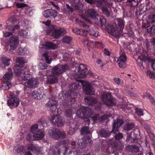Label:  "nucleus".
Instances as JSON below:
<instances>
[{"mask_svg":"<svg viewBox=\"0 0 155 155\" xmlns=\"http://www.w3.org/2000/svg\"><path fill=\"white\" fill-rule=\"evenodd\" d=\"M42 23L44 24H45V25L46 26H47V27L46 28V31L47 30V28L48 27H50L51 26H49V25L51 23V21L50 20H48L47 21H42Z\"/></svg>","mask_w":155,"mask_h":155,"instance_id":"obj_61","label":"nucleus"},{"mask_svg":"<svg viewBox=\"0 0 155 155\" xmlns=\"http://www.w3.org/2000/svg\"><path fill=\"white\" fill-rule=\"evenodd\" d=\"M123 124V121L117 119V123L114 122L113 125L112 131L115 133L118 131V128Z\"/></svg>","mask_w":155,"mask_h":155,"instance_id":"obj_23","label":"nucleus"},{"mask_svg":"<svg viewBox=\"0 0 155 155\" xmlns=\"http://www.w3.org/2000/svg\"><path fill=\"white\" fill-rule=\"evenodd\" d=\"M139 58L142 60H144L147 58L148 54L146 51H143L141 55L138 56Z\"/></svg>","mask_w":155,"mask_h":155,"instance_id":"obj_39","label":"nucleus"},{"mask_svg":"<svg viewBox=\"0 0 155 155\" xmlns=\"http://www.w3.org/2000/svg\"><path fill=\"white\" fill-rule=\"evenodd\" d=\"M18 43V38L16 36H12L8 41L7 45L5 47V49L6 51H7L9 46V52H11L17 48Z\"/></svg>","mask_w":155,"mask_h":155,"instance_id":"obj_6","label":"nucleus"},{"mask_svg":"<svg viewBox=\"0 0 155 155\" xmlns=\"http://www.w3.org/2000/svg\"><path fill=\"white\" fill-rule=\"evenodd\" d=\"M10 98L8 100L7 104L11 108L17 107L19 104V99L12 93L9 94Z\"/></svg>","mask_w":155,"mask_h":155,"instance_id":"obj_9","label":"nucleus"},{"mask_svg":"<svg viewBox=\"0 0 155 155\" xmlns=\"http://www.w3.org/2000/svg\"><path fill=\"white\" fill-rule=\"evenodd\" d=\"M123 137V136L122 134L120 133L118 134L115 136L116 140H119L121 139Z\"/></svg>","mask_w":155,"mask_h":155,"instance_id":"obj_58","label":"nucleus"},{"mask_svg":"<svg viewBox=\"0 0 155 155\" xmlns=\"http://www.w3.org/2000/svg\"><path fill=\"white\" fill-rule=\"evenodd\" d=\"M76 21L77 24L81 26H82L84 28H85V30H88L87 32H88L91 36L95 37H97L99 35L98 31L95 30L93 28H90L88 31L87 29L89 28V26L86 25L84 23L80 21L78 19H76Z\"/></svg>","mask_w":155,"mask_h":155,"instance_id":"obj_12","label":"nucleus"},{"mask_svg":"<svg viewBox=\"0 0 155 155\" xmlns=\"http://www.w3.org/2000/svg\"><path fill=\"white\" fill-rule=\"evenodd\" d=\"M85 2L98 7H101L103 13L108 17L110 13L106 7H110L112 3L110 0H85Z\"/></svg>","mask_w":155,"mask_h":155,"instance_id":"obj_4","label":"nucleus"},{"mask_svg":"<svg viewBox=\"0 0 155 155\" xmlns=\"http://www.w3.org/2000/svg\"><path fill=\"white\" fill-rule=\"evenodd\" d=\"M101 134L102 137H108L110 135V133H108L107 131L104 129H102L101 130Z\"/></svg>","mask_w":155,"mask_h":155,"instance_id":"obj_46","label":"nucleus"},{"mask_svg":"<svg viewBox=\"0 0 155 155\" xmlns=\"http://www.w3.org/2000/svg\"><path fill=\"white\" fill-rule=\"evenodd\" d=\"M84 101L87 104L89 105H93L95 104L97 100L91 97H88L84 98Z\"/></svg>","mask_w":155,"mask_h":155,"instance_id":"obj_27","label":"nucleus"},{"mask_svg":"<svg viewBox=\"0 0 155 155\" xmlns=\"http://www.w3.org/2000/svg\"><path fill=\"white\" fill-rule=\"evenodd\" d=\"M64 94L65 95V96L66 99L63 100L61 104L64 106H67L68 105H69L70 104H71L72 103L68 102V101L71 100V102L73 103L75 101L74 98H75V97L80 96L79 94L73 92L71 91H70L69 92H68L66 94L64 93Z\"/></svg>","mask_w":155,"mask_h":155,"instance_id":"obj_8","label":"nucleus"},{"mask_svg":"<svg viewBox=\"0 0 155 155\" xmlns=\"http://www.w3.org/2000/svg\"><path fill=\"white\" fill-rule=\"evenodd\" d=\"M72 114V112L71 110H67L66 111V114L68 117H71Z\"/></svg>","mask_w":155,"mask_h":155,"instance_id":"obj_62","label":"nucleus"},{"mask_svg":"<svg viewBox=\"0 0 155 155\" xmlns=\"http://www.w3.org/2000/svg\"><path fill=\"white\" fill-rule=\"evenodd\" d=\"M84 101L87 104L89 105H93L95 104L97 100L91 97H88L84 98Z\"/></svg>","mask_w":155,"mask_h":155,"instance_id":"obj_26","label":"nucleus"},{"mask_svg":"<svg viewBox=\"0 0 155 155\" xmlns=\"http://www.w3.org/2000/svg\"><path fill=\"white\" fill-rule=\"evenodd\" d=\"M109 117V115H103L98 118V120L100 121H102L108 118Z\"/></svg>","mask_w":155,"mask_h":155,"instance_id":"obj_57","label":"nucleus"},{"mask_svg":"<svg viewBox=\"0 0 155 155\" xmlns=\"http://www.w3.org/2000/svg\"><path fill=\"white\" fill-rule=\"evenodd\" d=\"M23 149V147L19 146H16L14 148V150L17 152L19 153L21 152Z\"/></svg>","mask_w":155,"mask_h":155,"instance_id":"obj_51","label":"nucleus"},{"mask_svg":"<svg viewBox=\"0 0 155 155\" xmlns=\"http://www.w3.org/2000/svg\"><path fill=\"white\" fill-rule=\"evenodd\" d=\"M58 103L55 101L50 100L48 103V106L50 109L52 111L55 110L57 105Z\"/></svg>","mask_w":155,"mask_h":155,"instance_id":"obj_29","label":"nucleus"},{"mask_svg":"<svg viewBox=\"0 0 155 155\" xmlns=\"http://www.w3.org/2000/svg\"><path fill=\"white\" fill-rule=\"evenodd\" d=\"M15 4L16 6L18 8H21L27 6V4L22 3L16 2Z\"/></svg>","mask_w":155,"mask_h":155,"instance_id":"obj_53","label":"nucleus"},{"mask_svg":"<svg viewBox=\"0 0 155 155\" xmlns=\"http://www.w3.org/2000/svg\"><path fill=\"white\" fill-rule=\"evenodd\" d=\"M67 67V65H60L55 66L53 69L52 73L54 75H57L64 72L65 68Z\"/></svg>","mask_w":155,"mask_h":155,"instance_id":"obj_17","label":"nucleus"},{"mask_svg":"<svg viewBox=\"0 0 155 155\" xmlns=\"http://www.w3.org/2000/svg\"><path fill=\"white\" fill-rule=\"evenodd\" d=\"M20 27L19 25H16L14 26H8L6 28V30L3 31V35L6 37L12 35L16 29H18Z\"/></svg>","mask_w":155,"mask_h":155,"instance_id":"obj_13","label":"nucleus"},{"mask_svg":"<svg viewBox=\"0 0 155 155\" xmlns=\"http://www.w3.org/2000/svg\"><path fill=\"white\" fill-rule=\"evenodd\" d=\"M38 94L36 91H34L32 93L33 98L36 99H38L40 98V97L38 95Z\"/></svg>","mask_w":155,"mask_h":155,"instance_id":"obj_54","label":"nucleus"},{"mask_svg":"<svg viewBox=\"0 0 155 155\" xmlns=\"http://www.w3.org/2000/svg\"><path fill=\"white\" fill-rule=\"evenodd\" d=\"M101 100L104 104L107 106H113L116 104V100L112 97L109 93H104L101 95Z\"/></svg>","mask_w":155,"mask_h":155,"instance_id":"obj_7","label":"nucleus"},{"mask_svg":"<svg viewBox=\"0 0 155 155\" xmlns=\"http://www.w3.org/2000/svg\"><path fill=\"white\" fill-rule=\"evenodd\" d=\"M48 67L47 65L44 63H40L38 65V67L39 69H45Z\"/></svg>","mask_w":155,"mask_h":155,"instance_id":"obj_47","label":"nucleus"},{"mask_svg":"<svg viewBox=\"0 0 155 155\" xmlns=\"http://www.w3.org/2000/svg\"><path fill=\"white\" fill-rule=\"evenodd\" d=\"M58 80L54 76L50 77L48 78L47 80V82L48 84H51L56 83L58 81Z\"/></svg>","mask_w":155,"mask_h":155,"instance_id":"obj_35","label":"nucleus"},{"mask_svg":"<svg viewBox=\"0 0 155 155\" xmlns=\"http://www.w3.org/2000/svg\"><path fill=\"white\" fill-rule=\"evenodd\" d=\"M127 58L124 53L122 54L117 60L118 64L120 67L124 68L126 67V62Z\"/></svg>","mask_w":155,"mask_h":155,"instance_id":"obj_16","label":"nucleus"},{"mask_svg":"<svg viewBox=\"0 0 155 155\" xmlns=\"http://www.w3.org/2000/svg\"><path fill=\"white\" fill-rule=\"evenodd\" d=\"M2 88L4 90H8L10 88V86L11 85V82L3 81Z\"/></svg>","mask_w":155,"mask_h":155,"instance_id":"obj_33","label":"nucleus"},{"mask_svg":"<svg viewBox=\"0 0 155 155\" xmlns=\"http://www.w3.org/2000/svg\"><path fill=\"white\" fill-rule=\"evenodd\" d=\"M140 0H127L128 1L130 2H131L132 5L133 6H137Z\"/></svg>","mask_w":155,"mask_h":155,"instance_id":"obj_50","label":"nucleus"},{"mask_svg":"<svg viewBox=\"0 0 155 155\" xmlns=\"http://www.w3.org/2000/svg\"><path fill=\"white\" fill-rule=\"evenodd\" d=\"M92 114L91 110L87 107H83L78 110L77 112V116L84 119V121L87 122L88 125L90 124V120H92L94 122L98 118V115H96L94 117L91 116Z\"/></svg>","mask_w":155,"mask_h":155,"instance_id":"obj_3","label":"nucleus"},{"mask_svg":"<svg viewBox=\"0 0 155 155\" xmlns=\"http://www.w3.org/2000/svg\"><path fill=\"white\" fill-rule=\"evenodd\" d=\"M145 128L146 129L148 133L149 136L151 139V140L152 141L153 144L155 147V136L152 133L150 132V127L148 126L145 127Z\"/></svg>","mask_w":155,"mask_h":155,"instance_id":"obj_30","label":"nucleus"},{"mask_svg":"<svg viewBox=\"0 0 155 155\" xmlns=\"http://www.w3.org/2000/svg\"><path fill=\"white\" fill-rule=\"evenodd\" d=\"M12 78V72L11 69H8V71L3 76L2 80L3 81L11 82L10 80Z\"/></svg>","mask_w":155,"mask_h":155,"instance_id":"obj_20","label":"nucleus"},{"mask_svg":"<svg viewBox=\"0 0 155 155\" xmlns=\"http://www.w3.org/2000/svg\"><path fill=\"white\" fill-rule=\"evenodd\" d=\"M39 129L38 128V126L37 124L32 125L31 127V132L33 134L36 132Z\"/></svg>","mask_w":155,"mask_h":155,"instance_id":"obj_41","label":"nucleus"},{"mask_svg":"<svg viewBox=\"0 0 155 155\" xmlns=\"http://www.w3.org/2000/svg\"><path fill=\"white\" fill-rule=\"evenodd\" d=\"M49 133L50 136L56 139L63 138L65 136V134L64 131H60L58 130L54 129L50 130Z\"/></svg>","mask_w":155,"mask_h":155,"instance_id":"obj_11","label":"nucleus"},{"mask_svg":"<svg viewBox=\"0 0 155 155\" xmlns=\"http://www.w3.org/2000/svg\"><path fill=\"white\" fill-rule=\"evenodd\" d=\"M28 34V32L26 30H21L19 32V35L24 38L27 37Z\"/></svg>","mask_w":155,"mask_h":155,"instance_id":"obj_38","label":"nucleus"},{"mask_svg":"<svg viewBox=\"0 0 155 155\" xmlns=\"http://www.w3.org/2000/svg\"><path fill=\"white\" fill-rule=\"evenodd\" d=\"M49 9H48L44 11L42 13V14L44 17L48 18L49 17Z\"/></svg>","mask_w":155,"mask_h":155,"instance_id":"obj_52","label":"nucleus"},{"mask_svg":"<svg viewBox=\"0 0 155 155\" xmlns=\"http://www.w3.org/2000/svg\"><path fill=\"white\" fill-rule=\"evenodd\" d=\"M146 21L147 22V24L143 25V27L147 28L150 25V23H152L155 22V15H149L147 18Z\"/></svg>","mask_w":155,"mask_h":155,"instance_id":"obj_21","label":"nucleus"},{"mask_svg":"<svg viewBox=\"0 0 155 155\" xmlns=\"http://www.w3.org/2000/svg\"><path fill=\"white\" fill-rule=\"evenodd\" d=\"M28 149L32 151V152H35L38 151V149L37 148L35 145L31 144L28 146Z\"/></svg>","mask_w":155,"mask_h":155,"instance_id":"obj_40","label":"nucleus"},{"mask_svg":"<svg viewBox=\"0 0 155 155\" xmlns=\"http://www.w3.org/2000/svg\"><path fill=\"white\" fill-rule=\"evenodd\" d=\"M42 60H45L48 64H50L52 60V58L48 55V53H45L42 55Z\"/></svg>","mask_w":155,"mask_h":155,"instance_id":"obj_32","label":"nucleus"},{"mask_svg":"<svg viewBox=\"0 0 155 155\" xmlns=\"http://www.w3.org/2000/svg\"><path fill=\"white\" fill-rule=\"evenodd\" d=\"M52 33V36L54 38H58L61 35L66 33V31L65 29L62 28H55L54 26L51 25L50 27H48L46 30V33L48 35Z\"/></svg>","mask_w":155,"mask_h":155,"instance_id":"obj_5","label":"nucleus"},{"mask_svg":"<svg viewBox=\"0 0 155 155\" xmlns=\"http://www.w3.org/2000/svg\"><path fill=\"white\" fill-rule=\"evenodd\" d=\"M126 148L127 150L131 152H137L139 151V147L136 145H128Z\"/></svg>","mask_w":155,"mask_h":155,"instance_id":"obj_31","label":"nucleus"},{"mask_svg":"<svg viewBox=\"0 0 155 155\" xmlns=\"http://www.w3.org/2000/svg\"><path fill=\"white\" fill-rule=\"evenodd\" d=\"M82 85L84 92L87 95H93L94 94V91L91 86L89 82L86 81H81Z\"/></svg>","mask_w":155,"mask_h":155,"instance_id":"obj_10","label":"nucleus"},{"mask_svg":"<svg viewBox=\"0 0 155 155\" xmlns=\"http://www.w3.org/2000/svg\"><path fill=\"white\" fill-rule=\"evenodd\" d=\"M27 50L25 48H19V54L21 55H23L27 53Z\"/></svg>","mask_w":155,"mask_h":155,"instance_id":"obj_42","label":"nucleus"},{"mask_svg":"<svg viewBox=\"0 0 155 155\" xmlns=\"http://www.w3.org/2000/svg\"><path fill=\"white\" fill-rule=\"evenodd\" d=\"M114 81L116 84L118 85H121L123 83V81L118 78H114Z\"/></svg>","mask_w":155,"mask_h":155,"instance_id":"obj_48","label":"nucleus"},{"mask_svg":"<svg viewBox=\"0 0 155 155\" xmlns=\"http://www.w3.org/2000/svg\"><path fill=\"white\" fill-rule=\"evenodd\" d=\"M85 43L87 45L91 48L94 47L96 45L101 43L99 42H93L91 41L87 40Z\"/></svg>","mask_w":155,"mask_h":155,"instance_id":"obj_36","label":"nucleus"},{"mask_svg":"<svg viewBox=\"0 0 155 155\" xmlns=\"http://www.w3.org/2000/svg\"><path fill=\"white\" fill-rule=\"evenodd\" d=\"M78 68L75 70L78 71L77 74L80 78H84L86 77L85 72L87 70L86 66L83 64H80L78 67Z\"/></svg>","mask_w":155,"mask_h":155,"instance_id":"obj_15","label":"nucleus"},{"mask_svg":"<svg viewBox=\"0 0 155 155\" xmlns=\"http://www.w3.org/2000/svg\"><path fill=\"white\" fill-rule=\"evenodd\" d=\"M72 38L70 36H65L62 38V41L64 42L68 43L71 41Z\"/></svg>","mask_w":155,"mask_h":155,"instance_id":"obj_45","label":"nucleus"},{"mask_svg":"<svg viewBox=\"0 0 155 155\" xmlns=\"http://www.w3.org/2000/svg\"><path fill=\"white\" fill-rule=\"evenodd\" d=\"M78 152L76 150L74 151L73 150H70L69 152V155H78Z\"/></svg>","mask_w":155,"mask_h":155,"instance_id":"obj_59","label":"nucleus"},{"mask_svg":"<svg viewBox=\"0 0 155 155\" xmlns=\"http://www.w3.org/2000/svg\"><path fill=\"white\" fill-rule=\"evenodd\" d=\"M49 17L55 18L57 15V12L52 9H49Z\"/></svg>","mask_w":155,"mask_h":155,"instance_id":"obj_37","label":"nucleus"},{"mask_svg":"<svg viewBox=\"0 0 155 155\" xmlns=\"http://www.w3.org/2000/svg\"><path fill=\"white\" fill-rule=\"evenodd\" d=\"M58 144L59 146L61 145L62 146V145H65V151L64 153V154H65V153L66 152H67L68 150L69 149H68V147L69 146V142L68 141H61V142H59L58 143Z\"/></svg>","mask_w":155,"mask_h":155,"instance_id":"obj_34","label":"nucleus"},{"mask_svg":"<svg viewBox=\"0 0 155 155\" xmlns=\"http://www.w3.org/2000/svg\"><path fill=\"white\" fill-rule=\"evenodd\" d=\"M85 15L87 17H91V18L93 17H95L96 16H97V14L94 9L91 8L88 9L85 11Z\"/></svg>","mask_w":155,"mask_h":155,"instance_id":"obj_22","label":"nucleus"},{"mask_svg":"<svg viewBox=\"0 0 155 155\" xmlns=\"http://www.w3.org/2000/svg\"><path fill=\"white\" fill-rule=\"evenodd\" d=\"M73 32L77 35H80L83 36H86L87 35V30L78 29L77 28H74L72 29Z\"/></svg>","mask_w":155,"mask_h":155,"instance_id":"obj_24","label":"nucleus"},{"mask_svg":"<svg viewBox=\"0 0 155 155\" xmlns=\"http://www.w3.org/2000/svg\"><path fill=\"white\" fill-rule=\"evenodd\" d=\"M99 18L101 26L102 27H103V25H104L106 23V19L102 16L100 17Z\"/></svg>","mask_w":155,"mask_h":155,"instance_id":"obj_55","label":"nucleus"},{"mask_svg":"<svg viewBox=\"0 0 155 155\" xmlns=\"http://www.w3.org/2000/svg\"><path fill=\"white\" fill-rule=\"evenodd\" d=\"M73 6H74L76 10L81 12L82 10L83 5L79 0H73L71 2Z\"/></svg>","mask_w":155,"mask_h":155,"instance_id":"obj_18","label":"nucleus"},{"mask_svg":"<svg viewBox=\"0 0 155 155\" xmlns=\"http://www.w3.org/2000/svg\"><path fill=\"white\" fill-rule=\"evenodd\" d=\"M16 61L17 64L14 67V73L21 79L22 84L25 87L30 88L37 87L38 84L37 80L32 78V73L27 69H21L19 65L26 63L27 60L20 57L17 58Z\"/></svg>","mask_w":155,"mask_h":155,"instance_id":"obj_1","label":"nucleus"},{"mask_svg":"<svg viewBox=\"0 0 155 155\" xmlns=\"http://www.w3.org/2000/svg\"><path fill=\"white\" fill-rule=\"evenodd\" d=\"M147 31L151 34L155 33V25H153L151 27L147 29Z\"/></svg>","mask_w":155,"mask_h":155,"instance_id":"obj_49","label":"nucleus"},{"mask_svg":"<svg viewBox=\"0 0 155 155\" xmlns=\"http://www.w3.org/2000/svg\"><path fill=\"white\" fill-rule=\"evenodd\" d=\"M51 121L54 124H56L58 126H63L64 124V121L63 119L59 115L52 116Z\"/></svg>","mask_w":155,"mask_h":155,"instance_id":"obj_14","label":"nucleus"},{"mask_svg":"<svg viewBox=\"0 0 155 155\" xmlns=\"http://www.w3.org/2000/svg\"><path fill=\"white\" fill-rule=\"evenodd\" d=\"M57 47V45L52 43L47 42H46L45 45L43 46L42 48H45V49H54Z\"/></svg>","mask_w":155,"mask_h":155,"instance_id":"obj_28","label":"nucleus"},{"mask_svg":"<svg viewBox=\"0 0 155 155\" xmlns=\"http://www.w3.org/2000/svg\"><path fill=\"white\" fill-rule=\"evenodd\" d=\"M135 110L137 114L138 115L140 116L143 115V111L141 109H136Z\"/></svg>","mask_w":155,"mask_h":155,"instance_id":"obj_56","label":"nucleus"},{"mask_svg":"<svg viewBox=\"0 0 155 155\" xmlns=\"http://www.w3.org/2000/svg\"><path fill=\"white\" fill-rule=\"evenodd\" d=\"M143 98H145L146 97H148L150 100H151V99H152L153 101V98L150 95V94H148L147 93H144L143 94Z\"/></svg>","mask_w":155,"mask_h":155,"instance_id":"obj_60","label":"nucleus"},{"mask_svg":"<svg viewBox=\"0 0 155 155\" xmlns=\"http://www.w3.org/2000/svg\"><path fill=\"white\" fill-rule=\"evenodd\" d=\"M10 59L4 55L0 57V66L2 67L8 66L9 64Z\"/></svg>","mask_w":155,"mask_h":155,"instance_id":"obj_19","label":"nucleus"},{"mask_svg":"<svg viewBox=\"0 0 155 155\" xmlns=\"http://www.w3.org/2000/svg\"><path fill=\"white\" fill-rule=\"evenodd\" d=\"M51 4L57 10H59V7L57 5H56L53 2H50Z\"/></svg>","mask_w":155,"mask_h":155,"instance_id":"obj_64","label":"nucleus"},{"mask_svg":"<svg viewBox=\"0 0 155 155\" xmlns=\"http://www.w3.org/2000/svg\"><path fill=\"white\" fill-rule=\"evenodd\" d=\"M115 23L117 24V29H115L112 25L106 24L105 25V29L108 32L115 37L120 36L124 27V22L123 19L121 18H117Z\"/></svg>","mask_w":155,"mask_h":155,"instance_id":"obj_2","label":"nucleus"},{"mask_svg":"<svg viewBox=\"0 0 155 155\" xmlns=\"http://www.w3.org/2000/svg\"><path fill=\"white\" fill-rule=\"evenodd\" d=\"M90 133V131L88 130V128L87 127H83L81 130V134H87Z\"/></svg>","mask_w":155,"mask_h":155,"instance_id":"obj_44","label":"nucleus"},{"mask_svg":"<svg viewBox=\"0 0 155 155\" xmlns=\"http://www.w3.org/2000/svg\"><path fill=\"white\" fill-rule=\"evenodd\" d=\"M33 136L36 140H39L44 136V132L42 130H38L36 132L33 134Z\"/></svg>","mask_w":155,"mask_h":155,"instance_id":"obj_25","label":"nucleus"},{"mask_svg":"<svg viewBox=\"0 0 155 155\" xmlns=\"http://www.w3.org/2000/svg\"><path fill=\"white\" fill-rule=\"evenodd\" d=\"M97 16H96L95 17H93L91 19L93 22L97 24L98 23L99 21L98 18H97Z\"/></svg>","mask_w":155,"mask_h":155,"instance_id":"obj_63","label":"nucleus"},{"mask_svg":"<svg viewBox=\"0 0 155 155\" xmlns=\"http://www.w3.org/2000/svg\"><path fill=\"white\" fill-rule=\"evenodd\" d=\"M134 126L133 124H127L125 125L124 127V129L126 130H129L134 127Z\"/></svg>","mask_w":155,"mask_h":155,"instance_id":"obj_43","label":"nucleus"}]
</instances>
